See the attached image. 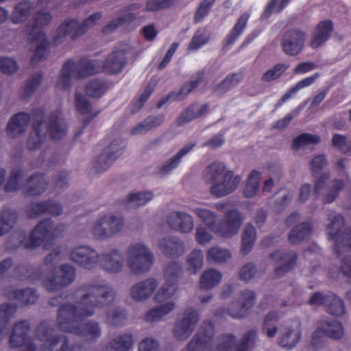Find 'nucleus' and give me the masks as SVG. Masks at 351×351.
Instances as JSON below:
<instances>
[{
	"instance_id": "nucleus-61",
	"label": "nucleus",
	"mask_w": 351,
	"mask_h": 351,
	"mask_svg": "<svg viewBox=\"0 0 351 351\" xmlns=\"http://www.w3.org/2000/svg\"><path fill=\"white\" fill-rule=\"evenodd\" d=\"M17 311V306L15 304L5 302L0 304V324L6 325L14 318Z\"/></svg>"
},
{
	"instance_id": "nucleus-52",
	"label": "nucleus",
	"mask_w": 351,
	"mask_h": 351,
	"mask_svg": "<svg viewBox=\"0 0 351 351\" xmlns=\"http://www.w3.org/2000/svg\"><path fill=\"white\" fill-rule=\"evenodd\" d=\"M345 182L341 179H333L328 184V193L324 195L323 201L325 204H330L334 202L339 193L343 189Z\"/></svg>"
},
{
	"instance_id": "nucleus-24",
	"label": "nucleus",
	"mask_w": 351,
	"mask_h": 351,
	"mask_svg": "<svg viewBox=\"0 0 351 351\" xmlns=\"http://www.w3.org/2000/svg\"><path fill=\"white\" fill-rule=\"evenodd\" d=\"M158 286V282L154 278L140 281L130 288V295L133 300L142 302L147 300Z\"/></svg>"
},
{
	"instance_id": "nucleus-50",
	"label": "nucleus",
	"mask_w": 351,
	"mask_h": 351,
	"mask_svg": "<svg viewBox=\"0 0 351 351\" xmlns=\"http://www.w3.org/2000/svg\"><path fill=\"white\" fill-rule=\"evenodd\" d=\"M231 258V253L229 250L219 247H213L209 249L206 254V259L208 262L215 264H222L228 262Z\"/></svg>"
},
{
	"instance_id": "nucleus-26",
	"label": "nucleus",
	"mask_w": 351,
	"mask_h": 351,
	"mask_svg": "<svg viewBox=\"0 0 351 351\" xmlns=\"http://www.w3.org/2000/svg\"><path fill=\"white\" fill-rule=\"evenodd\" d=\"M334 30L333 22L331 20H324L318 23L309 42L312 49L322 46L331 36Z\"/></svg>"
},
{
	"instance_id": "nucleus-49",
	"label": "nucleus",
	"mask_w": 351,
	"mask_h": 351,
	"mask_svg": "<svg viewBox=\"0 0 351 351\" xmlns=\"http://www.w3.org/2000/svg\"><path fill=\"white\" fill-rule=\"evenodd\" d=\"M279 320V315L277 311L268 313L263 320L262 329L268 338H273L278 332L277 324Z\"/></svg>"
},
{
	"instance_id": "nucleus-29",
	"label": "nucleus",
	"mask_w": 351,
	"mask_h": 351,
	"mask_svg": "<svg viewBox=\"0 0 351 351\" xmlns=\"http://www.w3.org/2000/svg\"><path fill=\"white\" fill-rule=\"evenodd\" d=\"M209 106L205 104L198 108V104L193 103L190 104L176 119V124L182 126L197 118L206 114L208 111Z\"/></svg>"
},
{
	"instance_id": "nucleus-30",
	"label": "nucleus",
	"mask_w": 351,
	"mask_h": 351,
	"mask_svg": "<svg viewBox=\"0 0 351 351\" xmlns=\"http://www.w3.org/2000/svg\"><path fill=\"white\" fill-rule=\"evenodd\" d=\"M242 221H212L208 228L223 237H231L238 232Z\"/></svg>"
},
{
	"instance_id": "nucleus-32",
	"label": "nucleus",
	"mask_w": 351,
	"mask_h": 351,
	"mask_svg": "<svg viewBox=\"0 0 351 351\" xmlns=\"http://www.w3.org/2000/svg\"><path fill=\"white\" fill-rule=\"evenodd\" d=\"M61 111L52 112L48 117L47 130L53 140H59L66 135V127L62 123Z\"/></svg>"
},
{
	"instance_id": "nucleus-62",
	"label": "nucleus",
	"mask_w": 351,
	"mask_h": 351,
	"mask_svg": "<svg viewBox=\"0 0 351 351\" xmlns=\"http://www.w3.org/2000/svg\"><path fill=\"white\" fill-rule=\"evenodd\" d=\"M23 176V171L21 169L13 170L4 186L7 193L14 192L20 189L19 181Z\"/></svg>"
},
{
	"instance_id": "nucleus-11",
	"label": "nucleus",
	"mask_w": 351,
	"mask_h": 351,
	"mask_svg": "<svg viewBox=\"0 0 351 351\" xmlns=\"http://www.w3.org/2000/svg\"><path fill=\"white\" fill-rule=\"evenodd\" d=\"M76 278V268L70 264H63L53 275L43 281L44 287L49 291H56L67 287Z\"/></svg>"
},
{
	"instance_id": "nucleus-6",
	"label": "nucleus",
	"mask_w": 351,
	"mask_h": 351,
	"mask_svg": "<svg viewBox=\"0 0 351 351\" xmlns=\"http://www.w3.org/2000/svg\"><path fill=\"white\" fill-rule=\"evenodd\" d=\"M34 23L27 25L30 28L28 32V39L30 43H36V48L31 58V64L33 66L45 58V56L50 47L45 34L42 28L48 25L52 20V15L49 12L38 10L33 16Z\"/></svg>"
},
{
	"instance_id": "nucleus-53",
	"label": "nucleus",
	"mask_w": 351,
	"mask_h": 351,
	"mask_svg": "<svg viewBox=\"0 0 351 351\" xmlns=\"http://www.w3.org/2000/svg\"><path fill=\"white\" fill-rule=\"evenodd\" d=\"M257 332L254 330L247 331L238 343H234V351H250L255 347Z\"/></svg>"
},
{
	"instance_id": "nucleus-58",
	"label": "nucleus",
	"mask_w": 351,
	"mask_h": 351,
	"mask_svg": "<svg viewBox=\"0 0 351 351\" xmlns=\"http://www.w3.org/2000/svg\"><path fill=\"white\" fill-rule=\"evenodd\" d=\"M243 75L241 72L229 74L217 85L216 90L226 92L238 85L243 80Z\"/></svg>"
},
{
	"instance_id": "nucleus-8",
	"label": "nucleus",
	"mask_w": 351,
	"mask_h": 351,
	"mask_svg": "<svg viewBox=\"0 0 351 351\" xmlns=\"http://www.w3.org/2000/svg\"><path fill=\"white\" fill-rule=\"evenodd\" d=\"M154 256L149 247L143 243H134L127 250V265L135 275L147 272L154 263Z\"/></svg>"
},
{
	"instance_id": "nucleus-19",
	"label": "nucleus",
	"mask_w": 351,
	"mask_h": 351,
	"mask_svg": "<svg viewBox=\"0 0 351 351\" xmlns=\"http://www.w3.org/2000/svg\"><path fill=\"white\" fill-rule=\"evenodd\" d=\"M34 118L33 131L27 140V146L29 150L39 149L46 138V134L42 133L41 126L44 122L45 111L42 108H35L32 110Z\"/></svg>"
},
{
	"instance_id": "nucleus-42",
	"label": "nucleus",
	"mask_w": 351,
	"mask_h": 351,
	"mask_svg": "<svg viewBox=\"0 0 351 351\" xmlns=\"http://www.w3.org/2000/svg\"><path fill=\"white\" fill-rule=\"evenodd\" d=\"M154 194L151 191H141L130 193L124 200V204L128 208H136L145 205L152 199Z\"/></svg>"
},
{
	"instance_id": "nucleus-48",
	"label": "nucleus",
	"mask_w": 351,
	"mask_h": 351,
	"mask_svg": "<svg viewBox=\"0 0 351 351\" xmlns=\"http://www.w3.org/2000/svg\"><path fill=\"white\" fill-rule=\"evenodd\" d=\"M137 19L138 16L135 13L127 12L106 25L102 29V32L105 34H108L125 23L130 24L134 22Z\"/></svg>"
},
{
	"instance_id": "nucleus-46",
	"label": "nucleus",
	"mask_w": 351,
	"mask_h": 351,
	"mask_svg": "<svg viewBox=\"0 0 351 351\" xmlns=\"http://www.w3.org/2000/svg\"><path fill=\"white\" fill-rule=\"evenodd\" d=\"M221 278V272L215 269H209L200 278V287L205 290L210 289L219 284Z\"/></svg>"
},
{
	"instance_id": "nucleus-43",
	"label": "nucleus",
	"mask_w": 351,
	"mask_h": 351,
	"mask_svg": "<svg viewBox=\"0 0 351 351\" xmlns=\"http://www.w3.org/2000/svg\"><path fill=\"white\" fill-rule=\"evenodd\" d=\"M34 5L29 1H22L16 5L12 14L11 21L14 24L25 21L29 16Z\"/></svg>"
},
{
	"instance_id": "nucleus-63",
	"label": "nucleus",
	"mask_w": 351,
	"mask_h": 351,
	"mask_svg": "<svg viewBox=\"0 0 351 351\" xmlns=\"http://www.w3.org/2000/svg\"><path fill=\"white\" fill-rule=\"evenodd\" d=\"M320 137L318 135L309 133H302L293 140V147L295 149L309 144L319 143Z\"/></svg>"
},
{
	"instance_id": "nucleus-9",
	"label": "nucleus",
	"mask_w": 351,
	"mask_h": 351,
	"mask_svg": "<svg viewBox=\"0 0 351 351\" xmlns=\"http://www.w3.org/2000/svg\"><path fill=\"white\" fill-rule=\"evenodd\" d=\"M326 231L328 239L335 242L334 251L337 256L351 250V227L346 226L345 221H331Z\"/></svg>"
},
{
	"instance_id": "nucleus-54",
	"label": "nucleus",
	"mask_w": 351,
	"mask_h": 351,
	"mask_svg": "<svg viewBox=\"0 0 351 351\" xmlns=\"http://www.w3.org/2000/svg\"><path fill=\"white\" fill-rule=\"evenodd\" d=\"M256 236L254 227L249 223L243 232L241 252L244 255L249 254L252 250L256 241Z\"/></svg>"
},
{
	"instance_id": "nucleus-34",
	"label": "nucleus",
	"mask_w": 351,
	"mask_h": 351,
	"mask_svg": "<svg viewBox=\"0 0 351 351\" xmlns=\"http://www.w3.org/2000/svg\"><path fill=\"white\" fill-rule=\"evenodd\" d=\"M324 335L333 339H342L344 331L341 323L336 319H322L319 321Z\"/></svg>"
},
{
	"instance_id": "nucleus-40",
	"label": "nucleus",
	"mask_w": 351,
	"mask_h": 351,
	"mask_svg": "<svg viewBox=\"0 0 351 351\" xmlns=\"http://www.w3.org/2000/svg\"><path fill=\"white\" fill-rule=\"evenodd\" d=\"M164 278L167 284L178 285L179 279L182 276L183 269L178 262H169L163 269Z\"/></svg>"
},
{
	"instance_id": "nucleus-20",
	"label": "nucleus",
	"mask_w": 351,
	"mask_h": 351,
	"mask_svg": "<svg viewBox=\"0 0 351 351\" xmlns=\"http://www.w3.org/2000/svg\"><path fill=\"white\" fill-rule=\"evenodd\" d=\"M157 246L163 256L176 258L185 252V245L182 239L176 236H167L159 239Z\"/></svg>"
},
{
	"instance_id": "nucleus-33",
	"label": "nucleus",
	"mask_w": 351,
	"mask_h": 351,
	"mask_svg": "<svg viewBox=\"0 0 351 351\" xmlns=\"http://www.w3.org/2000/svg\"><path fill=\"white\" fill-rule=\"evenodd\" d=\"M250 17V14L247 12H244L240 16L224 40V43L223 45V48L224 49H227L231 47L242 34L243 32L247 26Z\"/></svg>"
},
{
	"instance_id": "nucleus-17",
	"label": "nucleus",
	"mask_w": 351,
	"mask_h": 351,
	"mask_svg": "<svg viewBox=\"0 0 351 351\" xmlns=\"http://www.w3.org/2000/svg\"><path fill=\"white\" fill-rule=\"evenodd\" d=\"M70 259L80 267L90 270L97 266L99 254L90 246L80 245L71 250Z\"/></svg>"
},
{
	"instance_id": "nucleus-21",
	"label": "nucleus",
	"mask_w": 351,
	"mask_h": 351,
	"mask_svg": "<svg viewBox=\"0 0 351 351\" xmlns=\"http://www.w3.org/2000/svg\"><path fill=\"white\" fill-rule=\"evenodd\" d=\"M204 73L199 71L196 73L195 77L189 82H185L180 88L179 91H172L169 93L166 97L160 99L157 105L158 109L161 108L169 101H180L184 99L191 92H192L200 82L203 81Z\"/></svg>"
},
{
	"instance_id": "nucleus-27",
	"label": "nucleus",
	"mask_w": 351,
	"mask_h": 351,
	"mask_svg": "<svg viewBox=\"0 0 351 351\" xmlns=\"http://www.w3.org/2000/svg\"><path fill=\"white\" fill-rule=\"evenodd\" d=\"M30 119V115L27 112H21L14 114L10 119L7 125L8 134L12 138L22 134L26 131Z\"/></svg>"
},
{
	"instance_id": "nucleus-36",
	"label": "nucleus",
	"mask_w": 351,
	"mask_h": 351,
	"mask_svg": "<svg viewBox=\"0 0 351 351\" xmlns=\"http://www.w3.org/2000/svg\"><path fill=\"white\" fill-rule=\"evenodd\" d=\"M312 232L313 227L311 224L308 221H304L290 231L288 240L293 245L299 244L310 236Z\"/></svg>"
},
{
	"instance_id": "nucleus-51",
	"label": "nucleus",
	"mask_w": 351,
	"mask_h": 351,
	"mask_svg": "<svg viewBox=\"0 0 351 351\" xmlns=\"http://www.w3.org/2000/svg\"><path fill=\"white\" fill-rule=\"evenodd\" d=\"M326 307V311L335 316H341L345 313V306L343 300L332 293H328Z\"/></svg>"
},
{
	"instance_id": "nucleus-7",
	"label": "nucleus",
	"mask_w": 351,
	"mask_h": 351,
	"mask_svg": "<svg viewBox=\"0 0 351 351\" xmlns=\"http://www.w3.org/2000/svg\"><path fill=\"white\" fill-rule=\"evenodd\" d=\"M53 322L45 320L40 323L36 330V337L45 342L44 350L49 351H81V346L71 341L64 335H54Z\"/></svg>"
},
{
	"instance_id": "nucleus-25",
	"label": "nucleus",
	"mask_w": 351,
	"mask_h": 351,
	"mask_svg": "<svg viewBox=\"0 0 351 351\" xmlns=\"http://www.w3.org/2000/svg\"><path fill=\"white\" fill-rule=\"evenodd\" d=\"M26 212L30 218L43 214L53 216L60 215L62 212V206L54 200L49 199L40 202H32L27 208Z\"/></svg>"
},
{
	"instance_id": "nucleus-64",
	"label": "nucleus",
	"mask_w": 351,
	"mask_h": 351,
	"mask_svg": "<svg viewBox=\"0 0 351 351\" xmlns=\"http://www.w3.org/2000/svg\"><path fill=\"white\" fill-rule=\"evenodd\" d=\"M332 145L341 154L351 155V141H348L344 135L335 134L332 138Z\"/></svg>"
},
{
	"instance_id": "nucleus-45",
	"label": "nucleus",
	"mask_w": 351,
	"mask_h": 351,
	"mask_svg": "<svg viewBox=\"0 0 351 351\" xmlns=\"http://www.w3.org/2000/svg\"><path fill=\"white\" fill-rule=\"evenodd\" d=\"M126 311L119 306L114 307L106 311L105 322L108 325L119 327L127 319Z\"/></svg>"
},
{
	"instance_id": "nucleus-44",
	"label": "nucleus",
	"mask_w": 351,
	"mask_h": 351,
	"mask_svg": "<svg viewBox=\"0 0 351 351\" xmlns=\"http://www.w3.org/2000/svg\"><path fill=\"white\" fill-rule=\"evenodd\" d=\"M195 145V143H192L184 146L173 157L161 167L160 169V172L162 173H169L171 171L177 167L181 161V158L192 150Z\"/></svg>"
},
{
	"instance_id": "nucleus-13",
	"label": "nucleus",
	"mask_w": 351,
	"mask_h": 351,
	"mask_svg": "<svg viewBox=\"0 0 351 351\" xmlns=\"http://www.w3.org/2000/svg\"><path fill=\"white\" fill-rule=\"evenodd\" d=\"M199 320V313L193 308H187L183 317L175 322L173 328V337L179 341L187 339L195 330Z\"/></svg>"
},
{
	"instance_id": "nucleus-10",
	"label": "nucleus",
	"mask_w": 351,
	"mask_h": 351,
	"mask_svg": "<svg viewBox=\"0 0 351 351\" xmlns=\"http://www.w3.org/2000/svg\"><path fill=\"white\" fill-rule=\"evenodd\" d=\"M101 17V13L97 12L90 15L80 24L75 19L62 23L58 27V36L55 38L54 42L56 43L59 38L66 36H69L72 40L76 39L86 32L89 28L94 26L96 22L100 20Z\"/></svg>"
},
{
	"instance_id": "nucleus-18",
	"label": "nucleus",
	"mask_w": 351,
	"mask_h": 351,
	"mask_svg": "<svg viewBox=\"0 0 351 351\" xmlns=\"http://www.w3.org/2000/svg\"><path fill=\"white\" fill-rule=\"evenodd\" d=\"M29 326L27 321L16 324L10 337V346L12 348L25 347L24 351H34L35 346L29 337Z\"/></svg>"
},
{
	"instance_id": "nucleus-22",
	"label": "nucleus",
	"mask_w": 351,
	"mask_h": 351,
	"mask_svg": "<svg viewBox=\"0 0 351 351\" xmlns=\"http://www.w3.org/2000/svg\"><path fill=\"white\" fill-rule=\"evenodd\" d=\"M102 269L110 274H118L123 269L124 258L123 254L117 249H112L99 256V262Z\"/></svg>"
},
{
	"instance_id": "nucleus-35",
	"label": "nucleus",
	"mask_w": 351,
	"mask_h": 351,
	"mask_svg": "<svg viewBox=\"0 0 351 351\" xmlns=\"http://www.w3.org/2000/svg\"><path fill=\"white\" fill-rule=\"evenodd\" d=\"M301 339V331H294L290 327H286L280 331L278 344L287 350L295 347Z\"/></svg>"
},
{
	"instance_id": "nucleus-5",
	"label": "nucleus",
	"mask_w": 351,
	"mask_h": 351,
	"mask_svg": "<svg viewBox=\"0 0 351 351\" xmlns=\"http://www.w3.org/2000/svg\"><path fill=\"white\" fill-rule=\"evenodd\" d=\"M101 73L99 60L90 59L88 56L82 57L77 62L69 59L62 67L56 86L65 90L71 86L72 77L82 79Z\"/></svg>"
},
{
	"instance_id": "nucleus-4",
	"label": "nucleus",
	"mask_w": 351,
	"mask_h": 351,
	"mask_svg": "<svg viewBox=\"0 0 351 351\" xmlns=\"http://www.w3.org/2000/svg\"><path fill=\"white\" fill-rule=\"evenodd\" d=\"M203 178L206 183L212 184L210 193L216 197L227 195L234 191L241 180L240 176H233L232 171L226 169L225 165L215 161L204 171Z\"/></svg>"
},
{
	"instance_id": "nucleus-59",
	"label": "nucleus",
	"mask_w": 351,
	"mask_h": 351,
	"mask_svg": "<svg viewBox=\"0 0 351 351\" xmlns=\"http://www.w3.org/2000/svg\"><path fill=\"white\" fill-rule=\"evenodd\" d=\"M203 252L200 250H195L192 251L187 258L189 264V270L193 274L199 271L203 265Z\"/></svg>"
},
{
	"instance_id": "nucleus-1",
	"label": "nucleus",
	"mask_w": 351,
	"mask_h": 351,
	"mask_svg": "<svg viewBox=\"0 0 351 351\" xmlns=\"http://www.w3.org/2000/svg\"><path fill=\"white\" fill-rule=\"evenodd\" d=\"M72 295L77 304H64L58 313L56 326L62 332L97 339L101 335L99 323L88 321L84 324L78 322L95 315L96 308H105L112 304L116 292L110 286L96 282L84 283L77 287Z\"/></svg>"
},
{
	"instance_id": "nucleus-31",
	"label": "nucleus",
	"mask_w": 351,
	"mask_h": 351,
	"mask_svg": "<svg viewBox=\"0 0 351 351\" xmlns=\"http://www.w3.org/2000/svg\"><path fill=\"white\" fill-rule=\"evenodd\" d=\"M133 343V336L131 334H122L105 343L101 351H129Z\"/></svg>"
},
{
	"instance_id": "nucleus-15",
	"label": "nucleus",
	"mask_w": 351,
	"mask_h": 351,
	"mask_svg": "<svg viewBox=\"0 0 351 351\" xmlns=\"http://www.w3.org/2000/svg\"><path fill=\"white\" fill-rule=\"evenodd\" d=\"M274 263V274L280 278L291 271L295 267L298 255L293 250H278L269 254Z\"/></svg>"
},
{
	"instance_id": "nucleus-14",
	"label": "nucleus",
	"mask_w": 351,
	"mask_h": 351,
	"mask_svg": "<svg viewBox=\"0 0 351 351\" xmlns=\"http://www.w3.org/2000/svg\"><path fill=\"white\" fill-rule=\"evenodd\" d=\"M307 34L298 27L286 31L281 40L283 52L289 56H296L304 49Z\"/></svg>"
},
{
	"instance_id": "nucleus-3",
	"label": "nucleus",
	"mask_w": 351,
	"mask_h": 351,
	"mask_svg": "<svg viewBox=\"0 0 351 351\" xmlns=\"http://www.w3.org/2000/svg\"><path fill=\"white\" fill-rule=\"evenodd\" d=\"M215 326L211 322H203L198 330L187 344L188 351H232L236 337L224 334L217 339L213 346Z\"/></svg>"
},
{
	"instance_id": "nucleus-55",
	"label": "nucleus",
	"mask_w": 351,
	"mask_h": 351,
	"mask_svg": "<svg viewBox=\"0 0 351 351\" xmlns=\"http://www.w3.org/2000/svg\"><path fill=\"white\" fill-rule=\"evenodd\" d=\"M260 180L261 173L259 171L254 170L250 173L243 191V195L245 197H252L257 193Z\"/></svg>"
},
{
	"instance_id": "nucleus-56",
	"label": "nucleus",
	"mask_w": 351,
	"mask_h": 351,
	"mask_svg": "<svg viewBox=\"0 0 351 351\" xmlns=\"http://www.w3.org/2000/svg\"><path fill=\"white\" fill-rule=\"evenodd\" d=\"M43 78V74L41 71L34 73L31 77H29L23 88L21 97L23 99H26L31 97L39 87Z\"/></svg>"
},
{
	"instance_id": "nucleus-12",
	"label": "nucleus",
	"mask_w": 351,
	"mask_h": 351,
	"mask_svg": "<svg viewBox=\"0 0 351 351\" xmlns=\"http://www.w3.org/2000/svg\"><path fill=\"white\" fill-rule=\"evenodd\" d=\"M125 227L134 230L141 229L142 224H134L133 222L125 224L124 221H97L92 232L95 239L106 240L117 234Z\"/></svg>"
},
{
	"instance_id": "nucleus-28",
	"label": "nucleus",
	"mask_w": 351,
	"mask_h": 351,
	"mask_svg": "<svg viewBox=\"0 0 351 351\" xmlns=\"http://www.w3.org/2000/svg\"><path fill=\"white\" fill-rule=\"evenodd\" d=\"M47 186L45 174L35 173L21 186V189L26 196H36L42 194L46 190Z\"/></svg>"
},
{
	"instance_id": "nucleus-16",
	"label": "nucleus",
	"mask_w": 351,
	"mask_h": 351,
	"mask_svg": "<svg viewBox=\"0 0 351 351\" xmlns=\"http://www.w3.org/2000/svg\"><path fill=\"white\" fill-rule=\"evenodd\" d=\"M125 146L126 143L123 139H114L97 158L93 166L95 171L97 173L105 171L122 154Z\"/></svg>"
},
{
	"instance_id": "nucleus-60",
	"label": "nucleus",
	"mask_w": 351,
	"mask_h": 351,
	"mask_svg": "<svg viewBox=\"0 0 351 351\" xmlns=\"http://www.w3.org/2000/svg\"><path fill=\"white\" fill-rule=\"evenodd\" d=\"M291 1V0H271L265 7L261 18L268 19L274 10L276 13H280Z\"/></svg>"
},
{
	"instance_id": "nucleus-57",
	"label": "nucleus",
	"mask_w": 351,
	"mask_h": 351,
	"mask_svg": "<svg viewBox=\"0 0 351 351\" xmlns=\"http://www.w3.org/2000/svg\"><path fill=\"white\" fill-rule=\"evenodd\" d=\"M107 88L108 85L104 81L93 80L86 84L85 91L89 97L98 98L106 93Z\"/></svg>"
},
{
	"instance_id": "nucleus-38",
	"label": "nucleus",
	"mask_w": 351,
	"mask_h": 351,
	"mask_svg": "<svg viewBox=\"0 0 351 351\" xmlns=\"http://www.w3.org/2000/svg\"><path fill=\"white\" fill-rule=\"evenodd\" d=\"M165 121V115L163 114H157L156 116H149L143 122L138 123L130 130L131 135H136L143 132L151 130L160 125Z\"/></svg>"
},
{
	"instance_id": "nucleus-47",
	"label": "nucleus",
	"mask_w": 351,
	"mask_h": 351,
	"mask_svg": "<svg viewBox=\"0 0 351 351\" xmlns=\"http://www.w3.org/2000/svg\"><path fill=\"white\" fill-rule=\"evenodd\" d=\"M11 297L26 305L33 304L38 299V295L33 288L13 290Z\"/></svg>"
},
{
	"instance_id": "nucleus-23",
	"label": "nucleus",
	"mask_w": 351,
	"mask_h": 351,
	"mask_svg": "<svg viewBox=\"0 0 351 351\" xmlns=\"http://www.w3.org/2000/svg\"><path fill=\"white\" fill-rule=\"evenodd\" d=\"M127 64L125 52L122 50L114 51L106 60L101 61V73L115 75L121 73Z\"/></svg>"
},
{
	"instance_id": "nucleus-39",
	"label": "nucleus",
	"mask_w": 351,
	"mask_h": 351,
	"mask_svg": "<svg viewBox=\"0 0 351 351\" xmlns=\"http://www.w3.org/2000/svg\"><path fill=\"white\" fill-rule=\"evenodd\" d=\"M320 73H315L311 76L307 77L302 80L298 82L294 86L291 87L278 101L277 106H282L287 100L291 96L296 93L300 89L311 86L319 77Z\"/></svg>"
},
{
	"instance_id": "nucleus-2",
	"label": "nucleus",
	"mask_w": 351,
	"mask_h": 351,
	"mask_svg": "<svg viewBox=\"0 0 351 351\" xmlns=\"http://www.w3.org/2000/svg\"><path fill=\"white\" fill-rule=\"evenodd\" d=\"M65 230L66 226L63 223H56V221H39L28 239L23 230L14 232L6 242V248L12 251L20 247L33 250L40 246L44 241L50 243L62 237Z\"/></svg>"
},
{
	"instance_id": "nucleus-41",
	"label": "nucleus",
	"mask_w": 351,
	"mask_h": 351,
	"mask_svg": "<svg viewBox=\"0 0 351 351\" xmlns=\"http://www.w3.org/2000/svg\"><path fill=\"white\" fill-rule=\"evenodd\" d=\"M247 312L241 306V302L237 300L232 302L229 308H219L216 310L215 316L226 317L227 315L233 319H242L245 317Z\"/></svg>"
},
{
	"instance_id": "nucleus-37",
	"label": "nucleus",
	"mask_w": 351,
	"mask_h": 351,
	"mask_svg": "<svg viewBox=\"0 0 351 351\" xmlns=\"http://www.w3.org/2000/svg\"><path fill=\"white\" fill-rule=\"evenodd\" d=\"M175 308V303L173 301H169L158 305L149 311L145 316V321L149 323L158 322L163 317L168 315Z\"/></svg>"
}]
</instances>
